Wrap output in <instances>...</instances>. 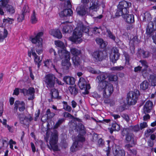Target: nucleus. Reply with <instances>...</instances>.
Here are the masks:
<instances>
[{"instance_id": "obj_38", "label": "nucleus", "mask_w": 156, "mask_h": 156, "mask_svg": "<svg viewBox=\"0 0 156 156\" xmlns=\"http://www.w3.org/2000/svg\"><path fill=\"white\" fill-rule=\"evenodd\" d=\"M149 86V83L146 80L144 81L140 84V88L144 90L147 89Z\"/></svg>"}, {"instance_id": "obj_2", "label": "nucleus", "mask_w": 156, "mask_h": 156, "mask_svg": "<svg viewBox=\"0 0 156 156\" xmlns=\"http://www.w3.org/2000/svg\"><path fill=\"white\" fill-rule=\"evenodd\" d=\"M131 5V3L125 1L120 2L117 6V9L115 14V16H119L123 14H125L129 12L127 9Z\"/></svg>"}, {"instance_id": "obj_61", "label": "nucleus", "mask_w": 156, "mask_h": 156, "mask_svg": "<svg viewBox=\"0 0 156 156\" xmlns=\"http://www.w3.org/2000/svg\"><path fill=\"white\" fill-rule=\"evenodd\" d=\"M3 112V104L2 102H0V116H1Z\"/></svg>"}, {"instance_id": "obj_13", "label": "nucleus", "mask_w": 156, "mask_h": 156, "mask_svg": "<svg viewBox=\"0 0 156 156\" xmlns=\"http://www.w3.org/2000/svg\"><path fill=\"white\" fill-rule=\"evenodd\" d=\"M56 77L52 74H49L46 75L45 77L44 81L46 84L48 88L54 87L55 83Z\"/></svg>"}, {"instance_id": "obj_6", "label": "nucleus", "mask_w": 156, "mask_h": 156, "mask_svg": "<svg viewBox=\"0 0 156 156\" xmlns=\"http://www.w3.org/2000/svg\"><path fill=\"white\" fill-rule=\"evenodd\" d=\"M43 34L42 32L38 33L36 36L31 39V41L32 43L36 44L39 49L36 48V51L37 53L39 55L42 52L41 48L42 46V40L41 37Z\"/></svg>"}, {"instance_id": "obj_60", "label": "nucleus", "mask_w": 156, "mask_h": 156, "mask_svg": "<svg viewBox=\"0 0 156 156\" xmlns=\"http://www.w3.org/2000/svg\"><path fill=\"white\" fill-rule=\"evenodd\" d=\"M63 116L65 117L69 118L71 119L73 118V116L71 114L66 112L63 113Z\"/></svg>"}, {"instance_id": "obj_40", "label": "nucleus", "mask_w": 156, "mask_h": 156, "mask_svg": "<svg viewBox=\"0 0 156 156\" xmlns=\"http://www.w3.org/2000/svg\"><path fill=\"white\" fill-rule=\"evenodd\" d=\"M8 31L5 29L4 30V32L0 31V42L3 41V39L7 37Z\"/></svg>"}, {"instance_id": "obj_25", "label": "nucleus", "mask_w": 156, "mask_h": 156, "mask_svg": "<svg viewBox=\"0 0 156 156\" xmlns=\"http://www.w3.org/2000/svg\"><path fill=\"white\" fill-rule=\"evenodd\" d=\"M140 19L143 21H148L151 20L150 14L148 12H146L140 16Z\"/></svg>"}, {"instance_id": "obj_45", "label": "nucleus", "mask_w": 156, "mask_h": 156, "mask_svg": "<svg viewBox=\"0 0 156 156\" xmlns=\"http://www.w3.org/2000/svg\"><path fill=\"white\" fill-rule=\"evenodd\" d=\"M6 11L9 14H13L15 12V9L13 6L11 5H8L5 7Z\"/></svg>"}, {"instance_id": "obj_24", "label": "nucleus", "mask_w": 156, "mask_h": 156, "mask_svg": "<svg viewBox=\"0 0 156 156\" xmlns=\"http://www.w3.org/2000/svg\"><path fill=\"white\" fill-rule=\"evenodd\" d=\"M113 154L114 156H125V152L123 150H120L117 148L113 149Z\"/></svg>"}, {"instance_id": "obj_19", "label": "nucleus", "mask_w": 156, "mask_h": 156, "mask_svg": "<svg viewBox=\"0 0 156 156\" xmlns=\"http://www.w3.org/2000/svg\"><path fill=\"white\" fill-rule=\"evenodd\" d=\"M124 18L125 21L128 23H132L134 21V16L133 14H128L127 13L121 15Z\"/></svg>"}, {"instance_id": "obj_42", "label": "nucleus", "mask_w": 156, "mask_h": 156, "mask_svg": "<svg viewBox=\"0 0 156 156\" xmlns=\"http://www.w3.org/2000/svg\"><path fill=\"white\" fill-rule=\"evenodd\" d=\"M46 115H47V119H50L54 116L55 114L51 112L50 109H48L46 112Z\"/></svg>"}, {"instance_id": "obj_31", "label": "nucleus", "mask_w": 156, "mask_h": 156, "mask_svg": "<svg viewBox=\"0 0 156 156\" xmlns=\"http://www.w3.org/2000/svg\"><path fill=\"white\" fill-rule=\"evenodd\" d=\"M72 59L75 67H78L80 64L81 62V60L78 56H74Z\"/></svg>"}, {"instance_id": "obj_58", "label": "nucleus", "mask_w": 156, "mask_h": 156, "mask_svg": "<svg viewBox=\"0 0 156 156\" xmlns=\"http://www.w3.org/2000/svg\"><path fill=\"white\" fill-rule=\"evenodd\" d=\"M124 68V67L121 66H119L113 67L112 68V69L113 70L120 71Z\"/></svg>"}, {"instance_id": "obj_3", "label": "nucleus", "mask_w": 156, "mask_h": 156, "mask_svg": "<svg viewBox=\"0 0 156 156\" xmlns=\"http://www.w3.org/2000/svg\"><path fill=\"white\" fill-rule=\"evenodd\" d=\"M59 56L61 59H64L62 61V64L63 69L68 70L71 66L69 62L70 59V53L63 50L62 52L59 53Z\"/></svg>"}, {"instance_id": "obj_12", "label": "nucleus", "mask_w": 156, "mask_h": 156, "mask_svg": "<svg viewBox=\"0 0 156 156\" xmlns=\"http://www.w3.org/2000/svg\"><path fill=\"white\" fill-rule=\"evenodd\" d=\"M78 85L81 90H84V91L82 92L83 94H86L88 93V90L90 89V84H87L85 79L82 77H80L78 82Z\"/></svg>"}, {"instance_id": "obj_53", "label": "nucleus", "mask_w": 156, "mask_h": 156, "mask_svg": "<svg viewBox=\"0 0 156 156\" xmlns=\"http://www.w3.org/2000/svg\"><path fill=\"white\" fill-rule=\"evenodd\" d=\"M9 1V0H0V6L6 7L8 5Z\"/></svg>"}, {"instance_id": "obj_20", "label": "nucleus", "mask_w": 156, "mask_h": 156, "mask_svg": "<svg viewBox=\"0 0 156 156\" xmlns=\"http://www.w3.org/2000/svg\"><path fill=\"white\" fill-rule=\"evenodd\" d=\"M89 8L90 10H92L94 11H97L99 9L100 4L98 0H93L90 4Z\"/></svg>"}, {"instance_id": "obj_36", "label": "nucleus", "mask_w": 156, "mask_h": 156, "mask_svg": "<svg viewBox=\"0 0 156 156\" xmlns=\"http://www.w3.org/2000/svg\"><path fill=\"white\" fill-rule=\"evenodd\" d=\"M80 26H81V31L82 33H84L86 35L88 36H89V29L88 27L84 26L82 24H80Z\"/></svg>"}, {"instance_id": "obj_10", "label": "nucleus", "mask_w": 156, "mask_h": 156, "mask_svg": "<svg viewBox=\"0 0 156 156\" xmlns=\"http://www.w3.org/2000/svg\"><path fill=\"white\" fill-rule=\"evenodd\" d=\"M101 90H98L99 91L103 90V95L104 98H107L109 97L113 91V87L112 85L109 82L106 84L103 85Z\"/></svg>"}, {"instance_id": "obj_59", "label": "nucleus", "mask_w": 156, "mask_h": 156, "mask_svg": "<svg viewBox=\"0 0 156 156\" xmlns=\"http://www.w3.org/2000/svg\"><path fill=\"white\" fill-rule=\"evenodd\" d=\"M25 14L22 13L20 15H19L17 18L18 21L19 22H22L24 19Z\"/></svg>"}, {"instance_id": "obj_64", "label": "nucleus", "mask_w": 156, "mask_h": 156, "mask_svg": "<svg viewBox=\"0 0 156 156\" xmlns=\"http://www.w3.org/2000/svg\"><path fill=\"white\" fill-rule=\"evenodd\" d=\"M40 110H38L37 111V113H35V117L34 118V120L35 121H37V119L38 117H39V115L40 114Z\"/></svg>"}, {"instance_id": "obj_62", "label": "nucleus", "mask_w": 156, "mask_h": 156, "mask_svg": "<svg viewBox=\"0 0 156 156\" xmlns=\"http://www.w3.org/2000/svg\"><path fill=\"white\" fill-rule=\"evenodd\" d=\"M63 108L68 112H70L72 110V108L71 107L68 105H66L65 106H64L63 107Z\"/></svg>"}, {"instance_id": "obj_8", "label": "nucleus", "mask_w": 156, "mask_h": 156, "mask_svg": "<svg viewBox=\"0 0 156 156\" xmlns=\"http://www.w3.org/2000/svg\"><path fill=\"white\" fill-rule=\"evenodd\" d=\"M139 95V91L135 90L134 91H130L128 94L127 101L129 105H133L136 102L137 98Z\"/></svg>"}, {"instance_id": "obj_57", "label": "nucleus", "mask_w": 156, "mask_h": 156, "mask_svg": "<svg viewBox=\"0 0 156 156\" xmlns=\"http://www.w3.org/2000/svg\"><path fill=\"white\" fill-rule=\"evenodd\" d=\"M147 123L146 122H143L140 123V128L141 130L147 127Z\"/></svg>"}, {"instance_id": "obj_34", "label": "nucleus", "mask_w": 156, "mask_h": 156, "mask_svg": "<svg viewBox=\"0 0 156 156\" xmlns=\"http://www.w3.org/2000/svg\"><path fill=\"white\" fill-rule=\"evenodd\" d=\"M97 43L100 46L101 48H105L107 45L106 42L104 41L102 39L98 38L96 40Z\"/></svg>"}, {"instance_id": "obj_39", "label": "nucleus", "mask_w": 156, "mask_h": 156, "mask_svg": "<svg viewBox=\"0 0 156 156\" xmlns=\"http://www.w3.org/2000/svg\"><path fill=\"white\" fill-rule=\"evenodd\" d=\"M138 53L141 57L143 58H147L148 56V52L144 51L143 49H140L138 50Z\"/></svg>"}, {"instance_id": "obj_7", "label": "nucleus", "mask_w": 156, "mask_h": 156, "mask_svg": "<svg viewBox=\"0 0 156 156\" xmlns=\"http://www.w3.org/2000/svg\"><path fill=\"white\" fill-rule=\"evenodd\" d=\"M82 35L81 27V26H79L74 30L73 36L70 38L73 42L76 43H80L82 41V40L81 38Z\"/></svg>"}, {"instance_id": "obj_17", "label": "nucleus", "mask_w": 156, "mask_h": 156, "mask_svg": "<svg viewBox=\"0 0 156 156\" xmlns=\"http://www.w3.org/2000/svg\"><path fill=\"white\" fill-rule=\"evenodd\" d=\"M21 91L24 95L30 96V97L28 98L29 100H32L34 99L35 93V89L34 88L30 87L28 90L23 89Z\"/></svg>"}, {"instance_id": "obj_52", "label": "nucleus", "mask_w": 156, "mask_h": 156, "mask_svg": "<svg viewBox=\"0 0 156 156\" xmlns=\"http://www.w3.org/2000/svg\"><path fill=\"white\" fill-rule=\"evenodd\" d=\"M150 80L152 84L154 86L156 85V76L153 75H150Z\"/></svg>"}, {"instance_id": "obj_1", "label": "nucleus", "mask_w": 156, "mask_h": 156, "mask_svg": "<svg viewBox=\"0 0 156 156\" xmlns=\"http://www.w3.org/2000/svg\"><path fill=\"white\" fill-rule=\"evenodd\" d=\"M89 71L94 74H99L96 79V80L98 83L99 84L98 87V90H101L102 89L104 85L106 84V83L108 82L105 80L108 77L107 74L105 73L101 72L99 70H96L92 68H90L88 69Z\"/></svg>"}, {"instance_id": "obj_55", "label": "nucleus", "mask_w": 156, "mask_h": 156, "mask_svg": "<svg viewBox=\"0 0 156 156\" xmlns=\"http://www.w3.org/2000/svg\"><path fill=\"white\" fill-rule=\"evenodd\" d=\"M29 12V7L27 5H24L23 8L22 10V13L25 14H26V13Z\"/></svg>"}, {"instance_id": "obj_37", "label": "nucleus", "mask_w": 156, "mask_h": 156, "mask_svg": "<svg viewBox=\"0 0 156 156\" xmlns=\"http://www.w3.org/2000/svg\"><path fill=\"white\" fill-rule=\"evenodd\" d=\"M69 90L71 94L73 96L76 95L78 93V90L75 86L69 87Z\"/></svg>"}, {"instance_id": "obj_16", "label": "nucleus", "mask_w": 156, "mask_h": 156, "mask_svg": "<svg viewBox=\"0 0 156 156\" xmlns=\"http://www.w3.org/2000/svg\"><path fill=\"white\" fill-rule=\"evenodd\" d=\"M93 60L96 62L101 61L105 59V55L104 53L101 51H96L94 52L92 54Z\"/></svg>"}, {"instance_id": "obj_41", "label": "nucleus", "mask_w": 156, "mask_h": 156, "mask_svg": "<svg viewBox=\"0 0 156 156\" xmlns=\"http://www.w3.org/2000/svg\"><path fill=\"white\" fill-rule=\"evenodd\" d=\"M140 39L138 38L137 36H135L130 40L129 45L138 44L140 42Z\"/></svg>"}, {"instance_id": "obj_54", "label": "nucleus", "mask_w": 156, "mask_h": 156, "mask_svg": "<svg viewBox=\"0 0 156 156\" xmlns=\"http://www.w3.org/2000/svg\"><path fill=\"white\" fill-rule=\"evenodd\" d=\"M14 21V20L12 19H10L9 18H8L6 19H4L3 20V22L5 23V24L9 23V24H11L12 23V22Z\"/></svg>"}, {"instance_id": "obj_15", "label": "nucleus", "mask_w": 156, "mask_h": 156, "mask_svg": "<svg viewBox=\"0 0 156 156\" xmlns=\"http://www.w3.org/2000/svg\"><path fill=\"white\" fill-rule=\"evenodd\" d=\"M109 54L111 61L113 63H115L119 59V56L117 48L116 47H113L110 50Z\"/></svg>"}, {"instance_id": "obj_5", "label": "nucleus", "mask_w": 156, "mask_h": 156, "mask_svg": "<svg viewBox=\"0 0 156 156\" xmlns=\"http://www.w3.org/2000/svg\"><path fill=\"white\" fill-rule=\"evenodd\" d=\"M58 140V134L57 132L56 131L52 133L49 140L50 145L47 144L48 147L50 150H53L54 151H57L58 150V147L56 144Z\"/></svg>"}, {"instance_id": "obj_23", "label": "nucleus", "mask_w": 156, "mask_h": 156, "mask_svg": "<svg viewBox=\"0 0 156 156\" xmlns=\"http://www.w3.org/2000/svg\"><path fill=\"white\" fill-rule=\"evenodd\" d=\"M31 53L32 55L34 56V61L35 63L37 65L38 68H39L41 65V62L42 60V59H40V57L37 55L34 51H33L32 50H31Z\"/></svg>"}, {"instance_id": "obj_47", "label": "nucleus", "mask_w": 156, "mask_h": 156, "mask_svg": "<svg viewBox=\"0 0 156 156\" xmlns=\"http://www.w3.org/2000/svg\"><path fill=\"white\" fill-rule=\"evenodd\" d=\"M65 120L63 118L59 119L57 122L55 124L54 126V128L55 129L57 128Z\"/></svg>"}, {"instance_id": "obj_11", "label": "nucleus", "mask_w": 156, "mask_h": 156, "mask_svg": "<svg viewBox=\"0 0 156 156\" xmlns=\"http://www.w3.org/2000/svg\"><path fill=\"white\" fill-rule=\"evenodd\" d=\"M17 115L20 123L26 126L29 125L33 119V116L30 114L24 115L23 114L17 113Z\"/></svg>"}, {"instance_id": "obj_28", "label": "nucleus", "mask_w": 156, "mask_h": 156, "mask_svg": "<svg viewBox=\"0 0 156 156\" xmlns=\"http://www.w3.org/2000/svg\"><path fill=\"white\" fill-rule=\"evenodd\" d=\"M55 45L58 47L60 48V49H58V54L59 55V53L60 52L63 51V50L66 51V52H68L65 49V46L63 43L61 41H55Z\"/></svg>"}, {"instance_id": "obj_43", "label": "nucleus", "mask_w": 156, "mask_h": 156, "mask_svg": "<svg viewBox=\"0 0 156 156\" xmlns=\"http://www.w3.org/2000/svg\"><path fill=\"white\" fill-rule=\"evenodd\" d=\"M106 32L107 33V36L110 39L114 41H115L116 38L115 36L111 32L110 29L107 28L106 29Z\"/></svg>"}, {"instance_id": "obj_18", "label": "nucleus", "mask_w": 156, "mask_h": 156, "mask_svg": "<svg viewBox=\"0 0 156 156\" xmlns=\"http://www.w3.org/2000/svg\"><path fill=\"white\" fill-rule=\"evenodd\" d=\"M14 105L15 107L14 109V112H17L18 108L20 112L23 111L25 109V104L23 101H16Z\"/></svg>"}, {"instance_id": "obj_27", "label": "nucleus", "mask_w": 156, "mask_h": 156, "mask_svg": "<svg viewBox=\"0 0 156 156\" xmlns=\"http://www.w3.org/2000/svg\"><path fill=\"white\" fill-rule=\"evenodd\" d=\"M73 14V11L70 9H66L61 12L59 14L61 17L64 16H70Z\"/></svg>"}, {"instance_id": "obj_44", "label": "nucleus", "mask_w": 156, "mask_h": 156, "mask_svg": "<svg viewBox=\"0 0 156 156\" xmlns=\"http://www.w3.org/2000/svg\"><path fill=\"white\" fill-rule=\"evenodd\" d=\"M70 51L71 54L73 55L74 56H78L81 53L80 51L75 48H73L71 49Z\"/></svg>"}, {"instance_id": "obj_14", "label": "nucleus", "mask_w": 156, "mask_h": 156, "mask_svg": "<svg viewBox=\"0 0 156 156\" xmlns=\"http://www.w3.org/2000/svg\"><path fill=\"white\" fill-rule=\"evenodd\" d=\"M154 24L152 22L148 23L146 33L148 35H151L153 42L156 44V33L154 32L155 29L154 27Z\"/></svg>"}, {"instance_id": "obj_21", "label": "nucleus", "mask_w": 156, "mask_h": 156, "mask_svg": "<svg viewBox=\"0 0 156 156\" xmlns=\"http://www.w3.org/2000/svg\"><path fill=\"white\" fill-rule=\"evenodd\" d=\"M49 33L51 35L58 39H60L62 37L61 33L58 29H51Z\"/></svg>"}, {"instance_id": "obj_46", "label": "nucleus", "mask_w": 156, "mask_h": 156, "mask_svg": "<svg viewBox=\"0 0 156 156\" xmlns=\"http://www.w3.org/2000/svg\"><path fill=\"white\" fill-rule=\"evenodd\" d=\"M131 130L128 128L123 129L122 131V135L123 136H126L129 135V133H131Z\"/></svg>"}, {"instance_id": "obj_56", "label": "nucleus", "mask_w": 156, "mask_h": 156, "mask_svg": "<svg viewBox=\"0 0 156 156\" xmlns=\"http://www.w3.org/2000/svg\"><path fill=\"white\" fill-rule=\"evenodd\" d=\"M109 80L111 81H115L117 80V77L115 75H112L109 77Z\"/></svg>"}, {"instance_id": "obj_26", "label": "nucleus", "mask_w": 156, "mask_h": 156, "mask_svg": "<svg viewBox=\"0 0 156 156\" xmlns=\"http://www.w3.org/2000/svg\"><path fill=\"white\" fill-rule=\"evenodd\" d=\"M63 80L67 84L69 85H73L75 81L74 78L68 76L64 77Z\"/></svg>"}, {"instance_id": "obj_22", "label": "nucleus", "mask_w": 156, "mask_h": 156, "mask_svg": "<svg viewBox=\"0 0 156 156\" xmlns=\"http://www.w3.org/2000/svg\"><path fill=\"white\" fill-rule=\"evenodd\" d=\"M153 103L150 101H147L144 105V110L145 112H150L152 109Z\"/></svg>"}, {"instance_id": "obj_49", "label": "nucleus", "mask_w": 156, "mask_h": 156, "mask_svg": "<svg viewBox=\"0 0 156 156\" xmlns=\"http://www.w3.org/2000/svg\"><path fill=\"white\" fill-rule=\"evenodd\" d=\"M49 52L51 55H54L55 56V58L54 59V62H57L58 60V59L56 57V53L55 51V50L53 49L52 48H51L49 50Z\"/></svg>"}, {"instance_id": "obj_30", "label": "nucleus", "mask_w": 156, "mask_h": 156, "mask_svg": "<svg viewBox=\"0 0 156 156\" xmlns=\"http://www.w3.org/2000/svg\"><path fill=\"white\" fill-rule=\"evenodd\" d=\"M76 11L77 14L80 16H83L86 14L85 8L83 5L77 7Z\"/></svg>"}, {"instance_id": "obj_32", "label": "nucleus", "mask_w": 156, "mask_h": 156, "mask_svg": "<svg viewBox=\"0 0 156 156\" xmlns=\"http://www.w3.org/2000/svg\"><path fill=\"white\" fill-rule=\"evenodd\" d=\"M124 146V148L126 150L129 151L130 153H133V154H136V150H133V151L130 149V148L133 147V146L136 144H132L131 143H128Z\"/></svg>"}, {"instance_id": "obj_9", "label": "nucleus", "mask_w": 156, "mask_h": 156, "mask_svg": "<svg viewBox=\"0 0 156 156\" xmlns=\"http://www.w3.org/2000/svg\"><path fill=\"white\" fill-rule=\"evenodd\" d=\"M139 95V91L135 90L134 91H130L128 94L127 101L129 105H133L136 102L137 98Z\"/></svg>"}, {"instance_id": "obj_63", "label": "nucleus", "mask_w": 156, "mask_h": 156, "mask_svg": "<svg viewBox=\"0 0 156 156\" xmlns=\"http://www.w3.org/2000/svg\"><path fill=\"white\" fill-rule=\"evenodd\" d=\"M98 143L99 146H102L104 144V142L103 140L100 138L98 140Z\"/></svg>"}, {"instance_id": "obj_50", "label": "nucleus", "mask_w": 156, "mask_h": 156, "mask_svg": "<svg viewBox=\"0 0 156 156\" xmlns=\"http://www.w3.org/2000/svg\"><path fill=\"white\" fill-rule=\"evenodd\" d=\"M31 21L32 23L33 24L35 23L37 21V20L35 14V12L34 11H33V14L31 16Z\"/></svg>"}, {"instance_id": "obj_33", "label": "nucleus", "mask_w": 156, "mask_h": 156, "mask_svg": "<svg viewBox=\"0 0 156 156\" xmlns=\"http://www.w3.org/2000/svg\"><path fill=\"white\" fill-rule=\"evenodd\" d=\"M50 94H51L52 98H60L58 96V90L55 88L52 89L51 90Z\"/></svg>"}, {"instance_id": "obj_35", "label": "nucleus", "mask_w": 156, "mask_h": 156, "mask_svg": "<svg viewBox=\"0 0 156 156\" xmlns=\"http://www.w3.org/2000/svg\"><path fill=\"white\" fill-rule=\"evenodd\" d=\"M73 30L72 27L71 25H67L64 26L62 29L63 33H70Z\"/></svg>"}, {"instance_id": "obj_4", "label": "nucleus", "mask_w": 156, "mask_h": 156, "mask_svg": "<svg viewBox=\"0 0 156 156\" xmlns=\"http://www.w3.org/2000/svg\"><path fill=\"white\" fill-rule=\"evenodd\" d=\"M85 140V139L82 135H78L70 147L71 151L74 152L80 149L82 147L83 143Z\"/></svg>"}, {"instance_id": "obj_29", "label": "nucleus", "mask_w": 156, "mask_h": 156, "mask_svg": "<svg viewBox=\"0 0 156 156\" xmlns=\"http://www.w3.org/2000/svg\"><path fill=\"white\" fill-rule=\"evenodd\" d=\"M125 140L126 143H131L132 144L136 143L134 139V135L132 133L126 136Z\"/></svg>"}, {"instance_id": "obj_51", "label": "nucleus", "mask_w": 156, "mask_h": 156, "mask_svg": "<svg viewBox=\"0 0 156 156\" xmlns=\"http://www.w3.org/2000/svg\"><path fill=\"white\" fill-rule=\"evenodd\" d=\"M139 62L141 64L142 66L144 67L143 70H146L148 67V65L147 62L144 60H140L139 61Z\"/></svg>"}, {"instance_id": "obj_48", "label": "nucleus", "mask_w": 156, "mask_h": 156, "mask_svg": "<svg viewBox=\"0 0 156 156\" xmlns=\"http://www.w3.org/2000/svg\"><path fill=\"white\" fill-rule=\"evenodd\" d=\"M120 127L119 125L116 123H113L111 129L112 130L119 131L120 130Z\"/></svg>"}]
</instances>
